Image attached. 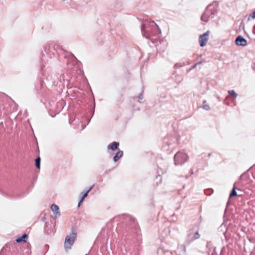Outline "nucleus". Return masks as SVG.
<instances>
[{"label": "nucleus", "instance_id": "nucleus-1", "mask_svg": "<svg viewBox=\"0 0 255 255\" xmlns=\"http://www.w3.org/2000/svg\"><path fill=\"white\" fill-rule=\"evenodd\" d=\"M55 54L59 56H63L65 58H69L75 61L77 63L80 62L71 53L64 50L58 44L51 43L47 44L43 47L41 53V60L43 62H48L49 59L54 57Z\"/></svg>", "mask_w": 255, "mask_h": 255}, {"label": "nucleus", "instance_id": "nucleus-2", "mask_svg": "<svg viewBox=\"0 0 255 255\" xmlns=\"http://www.w3.org/2000/svg\"><path fill=\"white\" fill-rule=\"evenodd\" d=\"M149 26L151 31L150 32L145 31V27L144 24L142 23L141 26V31L142 35L146 39L151 40H155L159 37L161 34V30L158 26L153 21H149Z\"/></svg>", "mask_w": 255, "mask_h": 255}, {"label": "nucleus", "instance_id": "nucleus-3", "mask_svg": "<svg viewBox=\"0 0 255 255\" xmlns=\"http://www.w3.org/2000/svg\"><path fill=\"white\" fill-rule=\"evenodd\" d=\"M218 12L217 4H210L206 7L204 13L201 16L202 21L207 22L210 19L213 18Z\"/></svg>", "mask_w": 255, "mask_h": 255}, {"label": "nucleus", "instance_id": "nucleus-4", "mask_svg": "<svg viewBox=\"0 0 255 255\" xmlns=\"http://www.w3.org/2000/svg\"><path fill=\"white\" fill-rule=\"evenodd\" d=\"M200 237V235L199 233L198 230H195V228L193 227L188 231L185 244L188 245L194 241L199 239Z\"/></svg>", "mask_w": 255, "mask_h": 255}, {"label": "nucleus", "instance_id": "nucleus-5", "mask_svg": "<svg viewBox=\"0 0 255 255\" xmlns=\"http://www.w3.org/2000/svg\"><path fill=\"white\" fill-rule=\"evenodd\" d=\"M77 237V232L72 229L69 235H67L65 239L64 247L66 249H70L74 243Z\"/></svg>", "mask_w": 255, "mask_h": 255}, {"label": "nucleus", "instance_id": "nucleus-6", "mask_svg": "<svg viewBox=\"0 0 255 255\" xmlns=\"http://www.w3.org/2000/svg\"><path fill=\"white\" fill-rule=\"evenodd\" d=\"M187 154L181 151H178L174 155V162L176 165H181L184 163L188 159Z\"/></svg>", "mask_w": 255, "mask_h": 255}, {"label": "nucleus", "instance_id": "nucleus-7", "mask_svg": "<svg viewBox=\"0 0 255 255\" xmlns=\"http://www.w3.org/2000/svg\"><path fill=\"white\" fill-rule=\"evenodd\" d=\"M209 32V31L208 30L204 34L199 36V41L201 47L204 46L207 42Z\"/></svg>", "mask_w": 255, "mask_h": 255}, {"label": "nucleus", "instance_id": "nucleus-8", "mask_svg": "<svg viewBox=\"0 0 255 255\" xmlns=\"http://www.w3.org/2000/svg\"><path fill=\"white\" fill-rule=\"evenodd\" d=\"M235 43L238 46H245L247 45V41L242 36L239 35L235 39Z\"/></svg>", "mask_w": 255, "mask_h": 255}, {"label": "nucleus", "instance_id": "nucleus-9", "mask_svg": "<svg viewBox=\"0 0 255 255\" xmlns=\"http://www.w3.org/2000/svg\"><path fill=\"white\" fill-rule=\"evenodd\" d=\"M93 187V186H92L85 192H82L81 193L80 195L81 199L79 202L78 206H80V204L83 202L84 199L88 196L89 192L91 190Z\"/></svg>", "mask_w": 255, "mask_h": 255}, {"label": "nucleus", "instance_id": "nucleus-10", "mask_svg": "<svg viewBox=\"0 0 255 255\" xmlns=\"http://www.w3.org/2000/svg\"><path fill=\"white\" fill-rule=\"evenodd\" d=\"M186 247L185 245H179L177 247L176 254H178V255H182L186 253Z\"/></svg>", "mask_w": 255, "mask_h": 255}, {"label": "nucleus", "instance_id": "nucleus-11", "mask_svg": "<svg viewBox=\"0 0 255 255\" xmlns=\"http://www.w3.org/2000/svg\"><path fill=\"white\" fill-rule=\"evenodd\" d=\"M51 209L54 214L55 218H57L60 216V213L59 210V207L57 205L53 204L51 206Z\"/></svg>", "mask_w": 255, "mask_h": 255}, {"label": "nucleus", "instance_id": "nucleus-12", "mask_svg": "<svg viewBox=\"0 0 255 255\" xmlns=\"http://www.w3.org/2000/svg\"><path fill=\"white\" fill-rule=\"evenodd\" d=\"M119 144V142L114 141L108 146V149H111L112 151H114L118 148Z\"/></svg>", "mask_w": 255, "mask_h": 255}, {"label": "nucleus", "instance_id": "nucleus-13", "mask_svg": "<svg viewBox=\"0 0 255 255\" xmlns=\"http://www.w3.org/2000/svg\"><path fill=\"white\" fill-rule=\"evenodd\" d=\"M123 151L122 150H119L116 155L113 157V160L114 162H117L118 161L120 158L123 156Z\"/></svg>", "mask_w": 255, "mask_h": 255}, {"label": "nucleus", "instance_id": "nucleus-14", "mask_svg": "<svg viewBox=\"0 0 255 255\" xmlns=\"http://www.w3.org/2000/svg\"><path fill=\"white\" fill-rule=\"evenodd\" d=\"M27 238V235L26 234H23L22 236L18 237L16 240V243H22L26 242V238Z\"/></svg>", "mask_w": 255, "mask_h": 255}, {"label": "nucleus", "instance_id": "nucleus-15", "mask_svg": "<svg viewBox=\"0 0 255 255\" xmlns=\"http://www.w3.org/2000/svg\"><path fill=\"white\" fill-rule=\"evenodd\" d=\"M157 254H158V255H161L163 254H168L169 255H172L171 252H170L169 251H168L165 252V251H164V250L163 249H161V248H160L158 250Z\"/></svg>", "mask_w": 255, "mask_h": 255}, {"label": "nucleus", "instance_id": "nucleus-16", "mask_svg": "<svg viewBox=\"0 0 255 255\" xmlns=\"http://www.w3.org/2000/svg\"><path fill=\"white\" fill-rule=\"evenodd\" d=\"M40 157L39 156H38L35 159V166L37 169H40Z\"/></svg>", "mask_w": 255, "mask_h": 255}, {"label": "nucleus", "instance_id": "nucleus-17", "mask_svg": "<svg viewBox=\"0 0 255 255\" xmlns=\"http://www.w3.org/2000/svg\"><path fill=\"white\" fill-rule=\"evenodd\" d=\"M237 195V192L236 191V188L234 186L233 189H232V190L231 191L230 194V195H229V198H232L233 197H235V196H236Z\"/></svg>", "mask_w": 255, "mask_h": 255}, {"label": "nucleus", "instance_id": "nucleus-18", "mask_svg": "<svg viewBox=\"0 0 255 255\" xmlns=\"http://www.w3.org/2000/svg\"><path fill=\"white\" fill-rule=\"evenodd\" d=\"M228 93L229 94L231 95L234 98H237L238 95L235 92V91L233 90H230L228 91Z\"/></svg>", "mask_w": 255, "mask_h": 255}, {"label": "nucleus", "instance_id": "nucleus-19", "mask_svg": "<svg viewBox=\"0 0 255 255\" xmlns=\"http://www.w3.org/2000/svg\"><path fill=\"white\" fill-rule=\"evenodd\" d=\"M203 109H205L206 111H209L210 110V107L208 105H205L202 106Z\"/></svg>", "mask_w": 255, "mask_h": 255}, {"label": "nucleus", "instance_id": "nucleus-20", "mask_svg": "<svg viewBox=\"0 0 255 255\" xmlns=\"http://www.w3.org/2000/svg\"><path fill=\"white\" fill-rule=\"evenodd\" d=\"M123 216H126L127 220H129L132 222H134V219L133 218H132L130 216L128 215H123Z\"/></svg>", "mask_w": 255, "mask_h": 255}, {"label": "nucleus", "instance_id": "nucleus-21", "mask_svg": "<svg viewBox=\"0 0 255 255\" xmlns=\"http://www.w3.org/2000/svg\"><path fill=\"white\" fill-rule=\"evenodd\" d=\"M250 17H251L253 19H255V10L252 13V14L248 18V20H249L250 19Z\"/></svg>", "mask_w": 255, "mask_h": 255}, {"label": "nucleus", "instance_id": "nucleus-22", "mask_svg": "<svg viewBox=\"0 0 255 255\" xmlns=\"http://www.w3.org/2000/svg\"><path fill=\"white\" fill-rule=\"evenodd\" d=\"M201 63H202V62H199L196 63L195 64H194V65L192 67V68H191V70L194 69L195 68H196V66H197L198 65H199V64H201Z\"/></svg>", "mask_w": 255, "mask_h": 255}, {"label": "nucleus", "instance_id": "nucleus-23", "mask_svg": "<svg viewBox=\"0 0 255 255\" xmlns=\"http://www.w3.org/2000/svg\"><path fill=\"white\" fill-rule=\"evenodd\" d=\"M209 191H210V193H206V191H205V194L208 196L211 195L213 193V190L212 189H210Z\"/></svg>", "mask_w": 255, "mask_h": 255}, {"label": "nucleus", "instance_id": "nucleus-24", "mask_svg": "<svg viewBox=\"0 0 255 255\" xmlns=\"http://www.w3.org/2000/svg\"><path fill=\"white\" fill-rule=\"evenodd\" d=\"M142 92H143V91H142V92L138 96V98H139V99L140 100H142L143 99V96H142Z\"/></svg>", "mask_w": 255, "mask_h": 255}, {"label": "nucleus", "instance_id": "nucleus-25", "mask_svg": "<svg viewBox=\"0 0 255 255\" xmlns=\"http://www.w3.org/2000/svg\"><path fill=\"white\" fill-rule=\"evenodd\" d=\"M44 66H43V65L41 66V70L43 71V68H44Z\"/></svg>", "mask_w": 255, "mask_h": 255}, {"label": "nucleus", "instance_id": "nucleus-26", "mask_svg": "<svg viewBox=\"0 0 255 255\" xmlns=\"http://www.w3.org/2000/svg\"><path fill=\"white\" fill-rule=\"evenodd\" d=\"M211 155V153H209L208 156H210Z\"/></svg>", "mask_w": 255, "mask_h": 255}, {"label": "nucleus", "instance_id": "nucleus-27", "mask_svg": "<svg viewBox=\"0 0 255 255\" xmlns=\"http://www.w3.org/2000/svg\"><path fill=\"white\" fill-rule=\"evenodd\" d=\"M90 119H88V123L90 122Z\"/></svg>", "mask_w": 255, "mask_h": 255}, {"label": "nucleus", "instance_id": "nucleus-28", "mask_svg": "<svg viewBox=\"0 0 255 255\" xmlns=\"http://www.w3.org/2000/svg\"><path fill=\"white\" fill-rule=\"evenodd\" d=\"M158 176H160V175H156V178H157V177H158Z\"/></svg>", "mask_w": 255, "mask_h": 255}, {"label": "nucleus", "instance_id": "nucleus-29", "mask_svg": "<svg viewBox=\"0 0 255 255\" xmlns=\"http://www.w3.org/2000/svg\"><path fill=\"white\" fill-rule=\"evenodd\" d=\"M87 255L86 254V255Z\"/></svg>", "mask_w": 255, "mask_h": 255}]
</instances>
